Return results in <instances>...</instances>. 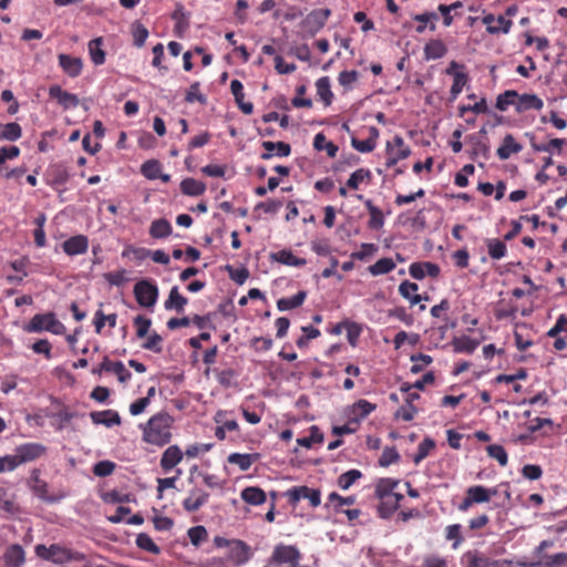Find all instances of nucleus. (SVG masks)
<instances>
[{
  "label": "nucleus",
  "mask_w": 567,
  "mask_h": 567,
  "mask_svg": "<svg viewBox=\"0 0 567 567\" xmlns=\"http://www.w3.org/2000/svg\"><path fill=\"white\" fill-rule=\"evenodd\" d=\"M173 422L174 419L165 411L154 414L145 424L140 425L143 430V440L156 446L168 444L172 440Z\"/></svg>",
  "instance_id": "obj_1"
},
{
  "label": "nucleus",
  "mask_w": 567,
  "mask_h": 567,
  "mask_svg": "<svg viewBox=\"0 0 567 567\" xmlns=\"http://www.w3.org/2000/svg\"><path fill=\"white\" fill-rule=\"evenodd\" d=\"M23 331L28 333H40L42 331L61 336L65 332V326L56 318L54 312L37 313L24 323Z\"/></svg>",
  "instance_id": "obj_2"
},
{
  "label": "nucleus",
  "mask_w": 567,
  "mask_h": 567,
  "mask_svg": "<svg viewBox=\"0 0 567 567\" xmlns=\"http://www.w3.org/2000/svg\"><path fill=\"white\" fill-rule=\"evenodd\" d=\"M34 553L39 558L58 565L84 558L82 554L72 551L71 549L62 547L59 544H52L50 546L38 544L34 547Z\"/></svg>",
  "instance_id": "obj_3"
},
{
  "label": "nucleus",
  "mask_w": 567,
  "mask_h": 567,
  "mask_svg": "<svg viewBox=\"0 0 567 567\" xmlns=\"http://www.w3.org/2000/svg\"><path fill=\"white\" fill-rule=\"evenodd\" d=\"M461 567H515L513 560L496 559L478 549H470L461 556Z\"/></svg>",
  "instance_id": "obj_4"
},
{
  "label": "nucleus",
  "mask_w": 567,
  "mask_h": 567,
  "mask_svg": "<svg viewBox=\"0 0 567 567\" xmlns=\"http://www.w3.org/2000/svg\"><path fill=\"white\" fill-rule=\"evenodd\" d=\"M301 553L295 545L279 544L275 546L270 563L274 567H308L301 566Z\"/></svg>",
  "instance_id": "obj_5"
},
{
  "label": "nucleus",
  "mask_w": 567,
  "mask_h": 567,
  "mask_svg": "<svg viewBox=\"0 0 567 567\" xmlns=\"http://www.w3.org/2000/svg\"><path fill=\"white\" fill-rule=\"evenodd\" d=\"M330 16L331 10L329 8L311 10L300 22V27L305 31L306 37L313 38L321 31Z\"/></svg>",
  "instance_id": "obj_6"
},
{
  "label": "nucleus",
  "mask_w": 567,
  "mask_h": 567,
  "mask_svg": "<svg viewBox=\"0 0 567 567\" xmlns=\"http://www.w3.org/2000/svg\"><path fill=\"white\" fill-rule=\"evenodd\" d=\"M135 299L141 307L153 308L158 299L157 285L148 279L137 281L133 289Z\"/></svg>",
  "instance_id": "obj_7"
},
{
  "label": "nucleus",
  "mask_w": 567,
  "mask_h": 567,
  "mask_svg": "<svg viewBox=\"0 0 567 567\" xmlns=\"http://www.w3.org/2000/svg\"><path fill=\"white\" fill-rule=\"evenodd\" d=\"M290 505L295 506L300 499H308L311 507L316 508L321 504V492L319 488H311L307 485L292 486L286 491Z\"/></svg>",
  "instance_id": "obj_8"
},
{
  "label": "nucleus",
  "mask_w": 567,
  "mask_h": 567,
  "mask_svg": "<svg viewBox=\"0 0 567 567\" xmlns=\"http://www.w3.org/2000/svg\"><path fill=\"white\" fill-rule=\"evenodd\" d=\"M103 372L115 373L121 383H126L132 378V373L125 368L122 361H111L107 355L103 358L97 367L91 370V373L94 375H101Z\"/></svg>",
  "instance_id": "obj_9"
},
{
  "label": "nucleus",
  "mask_w": 567,
  "mask_h": 567,
  "mask_svg": "<svg viewBox=\"0 0 567 567\" xmlns=\"http://www.w3.org/2000/svg\"><path fill=\"white\" fill-rule=\"evenodd\" d=\"M45 451L47 447L41 443L29 442L18 445L14 450L16 453L13 454L17 466L41 457Z\"/></svg>",
  "instance_id": "obj_10"
},
{
  "label": "nucleus",
  "mask_w": 567,
  "mask_h": 567,
  "mask_svg": "<svg viewBox=\"0 0 567 567\" xmlns=\"http://www.w3.org/2000/svg\"><path fill=\"white\" fill-rule=\"evenodd\" d=\"M251 549L247 543L240 539H233L228 547L226 558L236 567L245 565L251 558Z\"/></svg>",
  "instance_id": "obj_11"
},
{
  "label": "nucleus",
  "mask_w": 567,
  "mask_h": 567,
  "mask_svg": "<svg viewBox=\"0 0 567 567\" xmlns=\"http://www.w3.org/2000/svg\"><path fill=\"white\" fill-rule=\"evenodd\" d=\"M466 143L472 145V148L467 151L471 159L476 161L482 157L487 161L491 157V146L487 137L470 134L466 136Z\"/></svg>",
  "instance_id": "obj_12"
},
{
  "label": "nucleus",
  "mask_w": 567,
  "mask_h": 567,
  "mask_svg": "<svg viewBox=\"0 0 567 567\" xmlns=\"http://www.w3.org/2000/svg\"><path fill=\"white\" fill-rule=\"evenodd\" d=\"M49 96L55 99L64 110L75 109L80 104L76 94L62 90L58 84L49 87Z\"/></svg>",
  "instance_id": "obj_13"
},
{
  "label": "nucleus",
  "mask_w": 567,
  "mask_h": 567,
  "mask_svg": "<svg viewBox=\"0 0 567 567\" xmlns=\"http://www.w3.org/2000/svg\"><path fill=\"white\" fill-rule=\"evenodd\" d=\"M59 66L70 78H78L83 70V61L79 56H73L66 53L58 55Z\"/></svg>",
  "instance_id": "obj_14"
},
{
  "label": "nucleus",
  "mask_w": 567,
  "mask_h": 567,
  "mask_svg": "<svg viewBox=\"0 0 567 567\" xmlns=\"http://www.w3.org/2000/svg\"><path fill=\"white\" fill-rule=\"evenodd\" d=\"M171 18L175 21L173 32L175 37L183 38L189 28L190 13L185 11L183 3H176Z\"/></svg>",
  "instance_id": "obj_15"
},
{
  "label": "nucleus",
  "mask_w": 567,
  "mask_h": 567,
  "mask_svg": "<svg viewBox=\"0 0 567 567\" xmlns=\"http://www.w3.org/2000/svg\"><path fill=\"white\" fill-rule=\"evenodd\" d=\"M208 498L209 493L200 488H192L182 505L187 513H195L208 502Z\"/></svg>",
  "instance_id": "obj_16"
},
{
  "label": "nucleus",
  "mask_w": 567,
  "mask_h": 567,
  "mask_svg": "<svg viewBox=\"0 0 567 567\" xmlns=\"http://www.w3.org/2000/svg\"><path fill=\"white\" fill-rule=\"evenodd\" d=\"M350 411V423L359 424L362 420H364L370 413H372L377 405L374 403L369 402L365 399H360L354 402L352 405L348 406Z\"/></svg>",
  "instance_id": "obj_17"
},
{
  "label": "nucleus",
  "mask_w": 567,
  "mask_h": 567,
  "mask_svg": "<svg viewBox=\"0 0 567 567\" xmlns=\"http://www.w3.org/2000/svg\"><path fill=\"white\" fill-rule=\"evenodd\" d=\"M261 146L266 151L260 155V158L264 161L270 159L274 155L278 157H287L291 153V146L286 142L264 141Z\"/></svg>",
  "instance_id": "obj_18"
},
{
  "label": "nucleus",
  "mask_w": 567,
  "mask_h": 567,
  "mask_svg": "<svg viewBox=\"0 0 567 567\" xmlns=\"http://www.w3.org/2000/svg\"><path fill=\"white\" fill-rule=\"evenodd\" d=\"M62 247L68 256L83 255L87 251L89 239L84 235H75L66 239Z\"/></svg>",
  "instance_id": "obj_19"
},
{
  "label": "nucleus",
  "mask_w": 567,
  "mask_h": 567,
  "mask_svg": "<svg viewBox=\"0 0 567 567\" xmlns=\"http://www.w3.org/2000/svg\"><path fill=\"white\" fill-rule=\"evenodd\" d=\"M30 481L32 482V485H30L31 489L33 491L34 495L48 503L55 502V498L52 496H49V485L45 481L40 478V470L34 468L31 472Z\"/></svg>",
  "instance_id": "obj_20"
},
{
  "label": "nucleus",
  "mask_w": 567,
  "mask_h": 567,
  "mask_svg": "<svg viewBox=\"0 0 567 567\" xmlns=\"http://www.w3.org/2000/svg\"><path fill=\"white\" fill-rule=\"evenodd\" d=\"M92 422L96 425L113 427L121 424L120 413L115 410L94 411L90 413Z\"/></svg>",
  "instance_id": "obj_21"
},
{
  "label": "nucleus",
  "mask_w": 567,
  "mask_h": 567,
  "mask_svg": "<svg viewBox=\"0 0 567 567\" xmlns=\"http://www.w3.org/2000/svg\"><path fill=\"white\" fill-rule=\"evenodd\" d=\"M6 567H21L25 561V553L21 545L12 544L3 553Z\"/></svg>",
  "instance_id": "obj_22"
},
{
  "label": "nucleus",
  "mask_w": 567,
  "mask_h": 567,
  "mask_svg": "<svg viewBox=\"0 0 567 567\" xmlns=\"http://www.w3.org/2000/svg\"><path fill=\"white\" fill-rule=\"evenodd\" d=\"M517 97V102L515 104V109H516V112L517 113H523V112H526L528 110H542L543 106H544V102L543 100L536 95V94H528V93H524V94H518Z\"/></svg>",
  "instance_id": "obj_23"
},
{
  "label": "nucleus",
  "mask_w": 567,
  "mask_h": 567,
  "mask_svg": "<svg viewBox=\"0 0 567 567\" xmlns=\"http://www.w3.org/2000/svg\"><path fill=\"white\" fill-rule=\"evenodd\" d=\"M183 460V452L178 445L168 446L161 457V467L164 472L173 470Z\"/></svg>",
  "instance_id": "obj_24"
},
{
  "label": "nucleus",
  "mask_w": 567,
  "mask_h": 567,
  "mask_svg": "<svg viewBox=\"0 0 567 567\" xmlns=\"http://www.w3.org/2000/svg\"><path fill=\"white\" fill-rule=\"evenodd\" d=\"M269 258L272 261L280 262L286 266L303 267L307 264L305 258H299L293 255L290 249H281L277 252H271Z\"/></svg>",
  "instance_id": "obj_25"
},
{
  "label": "nucleus",
  "mask_w": 567,
  "mask_h": 567,
  "mask_svg": "<svg viewBox=\"0 0 567 567\" xmlns=\"http://www.w3.org/2000/svg\"><path fill=\"white\" fill-rule=\"evenodd\" d=\"M240 498L248 505L259 506L266 502L267 495L265 491L258 486H248L241 489Z\"/></svg>",
  "instance_id": "obj_26"
},
{
  "label": "nucleus",
  "mask_w": 567,
  "mask_h": 567,
  "mask_svg": "<svg viewBox=\"0 0 567 567\" xmlns=\"http://www.w3.org/2000/svg\"><path fill=\"white\" fill-rule=\"evenodd\" d=\"M454 352L472 354L480 346V340L468 336L454 337L451 341Z\"/></svg>",
  "instance_id": "obj_27"
},
{
  "label": "nucleus",
  "mask_w": 567,
  "mask_h": 567,
  "mask_svg": "<svg viewBox=\"0 0 567 567\" xmlns=\"http://www.w3.org/2000/svg\"><path fill=\"white\" fill-rule=\"evenodd\" d=\"M523 150L522 144L517 143L512 134H506L503 138L502 145L497 148L496 154L499 159L505 161L512 154L519 153Z\"/></svg>",
  "instance_id": "obj_28"
},
{
  "label": "nucleus",
  "mask_w": 567,
  "mask_h": 567,
  "mask_svg": "<svg viewBox=\"0 0 567 567\" xmlns=\"http://www.w3.org/2000/svg\"><path fill=\"white\" fill-rule=\"evenodd\" d=\"M188 299L179 293L178 287L174 286L169 290L168 298L164 302V308L166 310H175L181 313L184 312L185 306L187 305Z\"/></svg>",
  "instance_id": "obj_29"
},
{
  "label": "nucleus",
  "mask_w": 567,
  "mask_h": 567,
  "mask_svg": "<svg viewBox=\"0 0 567 567\" xmlns=\"http://www.w3.org/2000/svg\"><path fill=\"white\" fill-rule=\"evenodd\" d=\"M150 236L154 239H164L172 235L173 227L168 219L158 218L151 223L148 229Z\"/></svg>",
  "instance_id": "obj_30"
},
{
  "label": "nucleus",
  "mask_w": 567,
  "mask_h": 567,
  "mask_svg": "<svg viewBox=\"0 0 567 567\" xmlns=\"http://www.w3.org/2000/svg\"><path fill=\"white\" fill-rule=\"evenodd\" d=\"M400 484V480L392 477H381L375 483L374 494L379 499H384L393 494V491Z\"/></svg>",
  "instance_id": "obj_31"
},
{
  "label": "nucleus",
  "mask_w": 567,
  "mask_h": 567,
  "mask_svg": "<svg viewBox=\"0 0 567 567\" xmlns=\"http://www.w3.org/2000/svg\"><path fill=\"white\" fill-rule=\"evenodd\" d=\"M423 52L426 61L439 60L447 53V48L442 40L433 39L424 45Z\"/></svg>",
  "instance_id": "obj_32"
},
{
  "label": "nucleus",
  "mask_w": 567,
  "mask_h": 567,
  "mask_svg": "<svg viewBox=\"0 0 567 567\" xmlns=\"http://www.w3.org/2000/svg\"><path fill=\"white\" fill-rule=\"evenodd\" d=\"M181 192L186 196H200L206 190V184L193 177L184 178L179 184Z\"/></svg>",
  "instance_id": "obj_33"
},
{
  "label": "nucleus",
  "mask_w": 567,
  "mask_h": 567,
  "mask_svg": "<svg viewBox=\"0 0 567 567\" xmlns=\"http://www.w3.org/2000/svg\"><path fill=\"white\" fill-rule=\"evenodd\" d=\"M306 290H299L296 295L291 297H285L277 300V308L279 311H288L296 309L305 302L307 298Z\"/></svg>",
  "instance_id": "obj_34"
},
{
  "label": "nucleus",
  "mask_w": 567,
  "mask_h": 567,
  "mask_svg": "<svg viewBox=\"0 0 567 567\" xmlns=\"http://www.w3.org/2000/svg\"><path fill=\"white\" fill-rule=\"evenodd\" d=\"M260 457L259 453H231L228 455V462L230 464H236L241 471H247L250 466L258 461Z\"/></svg>",
  "instance_id": "obj_35"
},
{
  "label": "nucleus",
  "mask_w": 567,
  "mask_h": 567,
  "mask_svg": "<svg viewBox=\"0 0 567 567\" xmlns=\"http://www.w3.org/2000/svg\"><path fill=\"white\" fill-rule=\"evenodd\" d=\"M485 245L488 256L494 260H499L507 254V246L504 239L501 240L498 238H487L485 239Z\"/></svg>",
  "instance_id": "obj_36"
},
{
  "label": "nucleus",
  "mask_w": 567,
  "mask_h": 567,
  "mask_svg": "<svg viewBox=\"0 0 567 567\" xmlns=\"http://www.w3.org/2000/svg\"><path fill=\"white\" fill-rule=\"evenodd\" d=\"M103 38L99 37L91 40L87 44L89 54L94 65H102L105 63V51L102 49Z\"/></svg>",
  "instance_id": "obj_37"
},
{
  "label": "nucleus",
  "mask_w": 567,
  "mask_h": 567,
  "mask_svg": "<svg viewBox=\"0 0 567 567\" xmlns=\"http://www.w3.org/2000/svg\"><path fill=\"white\" fill-rule=\"evenodd\" d=\"M317 95L326 106H330L333 101V93L329 76H321L316 81Z\"/></svg>",
  "instance_id": "obj_38"
},
{
  "label": "nucleus",
  "mask_w": 567,
  "mask_h": 567,
  "mask_svg": "<svg viewBox=\"0 0 567 567\" xmlns=\"http://www.w3.org/2000/svg\"><path fill=\"white\" fill-rule=\"evenodd\" d=\"M22 136V127L17 122L0 124V141L16 142Z\"/></svg>",
  "instance_id": "obj_39"
},
{
  "label": "nucleus",
  "mask_w": 567,
  "mask_h": 567,
  "mask_svg": "<svg viewBox=\"0 0 567 567\" xmlns=\"http://www.w3.org/2000/svg\"><path fill=\"white\" fill-rule=\"evenodd\" d=\"M408 289H411L413 292L419 290V286L415 282H411L410 280H403L399 286V293L406 299L411 306H415L422 301V295L410 293Z\"/></svg>",
  "instance_id": "obj_40"
},
{
  "label": "nucleus",
  "mask_w": 567,
  "mask_h": 567,
  "mask_svg": "<svg viewBox=\"0 0 567 567\" xmlns=\"http://www.w3.org/2000/svg\"><path fill=\"white\" fill-rule=\"evenodd\" d=\"M544 567H561L567 566V553H557L554 555H544L542 559L534 564Z\"/></svg>",
  "instance_id": "obj_41"
},
{
  "label": "nucleus",
  "mask_w": 567,
  "mask_h": 567,
  "mask_svg": "<svg viewBox=\"0 0 567 567\" xmlns=\"http://www.w3.org/2000/svg\"><path fill=\"white\" fill-rule=\"evenodd\" d=\"M131 32L133 35L134 45L137 48H142L145 44L146 39L148 38L150 34L146 27L141 21L135 20L131 25Z\"/></svg>",
  "instance_id": "obj_42"
},
{
  "label": "nucleus",
  "mask_w": 567,
  "mask_h": 567,
  "mask_svg": "<svg viewBox=\"0 0 567 567\" xmlns=\"http://www.w3.org/2000/svg\"><path fill=\"white\" fill-rule=\"evenodd\" d=\"M309 431H310L309 436L297 439L298 445L306 447V449H311L313 443H322L323 442L324 435L317 425H311Z\"/></svg>",
  "instance_id": "obj_43"
},
{
  "label": "nucleus",
  "mask_w": 567,
  "mask_h": 567,
  "mask_svg": "<svg viewBox=\"0 0 567 567\" xmlns=\"http://www.w3.org/2000/svg\"><path fill=\"white\" fill-rule=\"evenodd\" d=\"M161 171L162 165L158 159H148L141 166L142 175L150 181L158 179Z\"/></svg>",
  "instance_id": "obj_44"
},
{
  "label": "nucleus",
  "mask_w": 567,
  "mask_h": 567,
  "mask_svg": "<svg viewBox=\"0 0 567 567\" xmlns=\"http://www.w3.org/2000/svg\"><path fill=\"white\" fill-rule=\"evenodd\" d=\"M395 268V262L388 257L379 259L377 262L369 267V272L372 276H381L389 274Z\"/></svg>",
  "instance_id": "obj_45"
},
{
  "label": "nucleus",
  "mask_w": 567,
  "mask_h": 567,
  "mask_svg": "<svg viewBox=\"0 0 567 567\" xmlns=\"http://www.w3.org/2000/svg\"><path fill=\"white\" fill-rule=\"evenodd\" d=\"M467 82L468 75L465 72H457L454 74L453 84L450 90V102H453L457 99Z\"/></svg>",
  "instance_id": "obj_46"
},
{
  "label": "nucleus",
  "mask_w": 567,
  "mask_h": 567,
  "mask_svg": "<svg viewBox=\"0 0 567 567\" xmlns=\"http://www.w3.org/2000/svg\"><path fill=\"white\" fill-rule=\"evenodd\" d=\"M362 477V472L355 468L349 470L344 473H342L338 477V486L347 491L349 489L359 478Z\"/></svg>",
  "instance_id": "obj_47"
},
{
  "label": "nucleus",
  "mask_w": 567,
  "mask_h": 567,
  "mask_svg": "<svg viewBox=\"0 0 567 567\" xmlns=\"http://www.w3.org/2000/svg\"><path fill=\"white\" fill-rule=\"evenodd\" d=\"M69 179L70 174L66 167H64L63 165H55L52 167L51 181L49 183L51 186H62L66 184Z\"/></svg>",
  "instance_id": "obj_48"
},
{
  "label": "nucleus",
  "mask_w": 567,
  "mask_h": 567,
  "mask_svg": "<svg viewBox=\"0 0 567 567\" xmlns=\"http://www.w3.org/2000/svg\"><path fill=\"white\" fill-rule=\"evenodd\" d=\"M135 543L140 549H143L147 553H151L154 555H158L161 553V548L153 542L151 536L146 533H140L136 536Z\"/></svg>",
  "instance_id": "obj_49"
},
{
  "label": "nucleus",
  "mask_w": 567,
  "mask_h": 567,
  "mask_svg": "<svg viewBox=\"0 0 567 567\" xmlns=\"http://www.w3.org/2000/svg\"><path fill=\"white\" fill-rule=\"evenodd\" d=\"M466 494H468L474 502V504L487 503L489 501L488 487L483 485H473L466 489Z\"/></svg>",
  "instance_id": "obj_50"
},
{
  "label": "nucleus",
  "mask_w": 567,
  "mask_h": 567,
  "mask_svg": "<svg viewBox=\"0 0 567 567\" xmlns=\"http://www.w3.org/2000/svg\"><path fill=\"white\" fill-rule=\"evenodd\" d=\"M45 416L56 420L59 422L56 430H63L76 416V413L63 409L58 412H45Z\"/></svg>",
  "instance_id": "obj_51"
},
{
  "label": "nucleus",
  "mask_w": 567,
  "mask_h": 567,
  "mask_svg": "<svg viewBox=\"0 0 567 567\" xmlns=\"http://www.w3.org/2000/svg\"><path fill=\"white\" fill-rule=\"evenodd\" d=\"M380 501V504L377 506L378 516L382 519H389L399 509L398 503L392 502L390 497Z\"/></svg>",
  "instance_id": "obj_52"
},
{
  "label": "nucleus",
  "mask_w": 567,
  "mask_h": 567,
  "mask_svg": "<svg viewBox=\"0 0 567 567\" xmlns=\"http://www.w3.org/2000/svg\"><path fill=\"white\" fill-rule=\"evenodd\" d=\"M302 336L296 340V344L299 349L308 347L310 340L318 338L321 333L320 330L312 326L301 327Z\"/></svg>",
  "instance_id": "obj_53"
},
{
  "label": "nucleus",
  "mask_w": 567,
  "mask_h": 567,
  "mask_svg": "<svg viewBox=\"0 0 567 567\" xmlns=\"http://www.w3.org/2000/svg\"><path fill=\"white\" fill-rule=\"evenodd\" d=\"M434 447L435 441L430 436L424 437L417 446V452L413 456V462L419 464L430 454L431 450Z\"/></svg>",
  "instance_id": "obj_54"
},
{
  "label": "nucleus",
  "mask_w": 567,
  "mask_h": 567,
  "mask_svg": "<svg viewBox=\"0 0 567 567\" xmlns=\"http://www.w3.org/2000/svg\"><path fill=\"white\" fill-rule=\"evenodd\" d=\"M410 360L413 363V365L410 368V372L412 374H417L420 373L421 371H423V369L431 364L433 362V358L429 354H424V353H416V354H412L410 357Z\"/></svg>",
  "instance_id": "obj_55"
},
{
  "label": "nucleus",
  "mask_w": 567,
  "mask_h": 567,
  "mask_svg": "<svg viewBox=\"0 0 567 567\" xmlns=\"http://www.w3.org/2000/svg\"><path fill=\"white\" fill-rule=\"evenodd\" d=\"M187 535L193 546L198 547L208 538V533L205 526L196 525L187 530Z\"/></svg>",
  "instance_id": "obj_56"
},
{
  "label": "nucleus",
  "mask_w": 567,
  "mask_h": 567,
  "mask_svg": "<svg viewBox=\"0 0 567 567\" xmlns=\"http://www.w3.org/2000/svg\"><path fill=\"white\" fill-rule=\"evenodd\" d=\"M217 382L225 389L235 385L237 372L234 369L215 370Z\"/></svg>",
  "instance_id": "obj_57"
},
{
  "label": "nucleus",
  "mask_w": 567,
  "mask_h": 567,
  "mask_svg": "<svg viewBox=\"0 0 567 567\" xmlns=\"http://www.w3.org/2000/svg\"><path fill=\"white\" fill-rule=\"evenodd\" d=\"M400 461V454L394 446H385L381 456L379 457V465L381 467H388L393 463Z\"/></svg>",
  "instance_id": "obj_58"
},
{
  "label": "nucleus",
  "mask_w": 567,
  "mask_h": 567,
  "mask_svg": "<svg viewBox=\"0 0 567 567\" xmlns=\"http://www.w3.org/2000/svg\"><path fill=\"white\" fill-rule=\"evenodd\" d=\"M328 502L333 505L337 513H341L343 505H353L355 502L354 496H341L337 492H332L328 495Z\"/></svg>",
  "instance_id": "obj_59"
},
{
  "label": "nucleus",
  "mask_w": 567,
  "mask_h": 567,
  "mask_svg": "<svg viewBox=\"0 0 567 567\" xmlns=\"http://www.w3.org/2000/svg\"><path fill=\"white\" fill-rule=\"evenodd\" d=\"M489 457L495 458L501 466H505L508 462V455L504 446L499 444H491L486 447Z\"/></svg>",
  "instance_id": "obj_60"
},
{
  "label": "nucleus",
  "mask_w": 567,
  "mask_h": 567,
  "mask_svg": "<svg viewBox=\"0 0 567 567\" xmlns=\"http://www.w3.org/2000/svg\"><path fill=\"white\" fill-rule=\"evenodd\" d=\"M518 96V93L515 90H506L505 92L501 93L496 99V109L499 111H506L507 107L512 104H516L514 99Z\"/></svg>",
  "instance_id": "obj_61"
},
{
  "label": "nucleus",
  "mask_w": 567,
  "mask_h": 567,
  "mask_svg": "<svg viewBox=\"0 0 567 567\" xmlns=\"http://www.w3.org/2000/svg\"><path fill=\"white\" fill-rule=\"evenodd\" d=\"M199 82H194L190 84L189 90L186 92L185 102L194 103L198 102L202 105L207 104V96L205 94L199 93Z\"/></svg>",
  "instance_id": "obj_62"
},
{
  "label": "nucleus",
  "mask_w": 567,
  "mask_h": 567,
  "mask_svg": "<svg viewBox=\"0 0 567 567\" xmlns=\"http://www.w3.org/2000/svg\"><path fill=\"white\" fill-rule=\"evenodd\" d=\"M116 467V464L109 460L99 461L93 466V474L97 477H106L111 475Z\"/></svg>",
  "instance_id": "obj_63"
},
{
  "label": "nucleus",
  "mask_w": 567,
  "mask_h": 567,
  "mask_svg": "<svg viewBox=\"0 0 567 567\" xmlns=\"http://www.w3.org/2000/svg\"><path fill=\"white\" fill-rule=\"evenodd\" d=\"M133 323L136 327V337L142 339V338L146 337V334L148 333V330L152 326V319H150L143 315H137L133 319Z\"/></svg>",
  "instance_id": "obj_64"
}]
</instances>
